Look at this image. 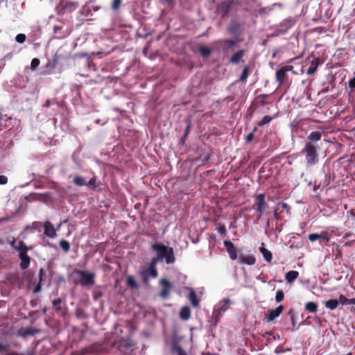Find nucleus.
I'll return each mask as SVG.
<instances>
[{
  "mask_svg": "<svg viewBox=\"0 0 355 355\" xmlns=\"http://www.w3.org/2000/svg\"><path fill=\"white\" fill-rule=\"evenodd\" d=\"M239 2L237 0H225L218 3L216 7V14L221 19H226L236 14Z\"/></svg>",
  "mask_w": 355,
  "mask_h": 355,
  "instance_id": "f257e3e1",
  "label": "nucleus"
},
{
  "mask_svg": "<svg viewBox=\"0 0 355 355\" xmlns=\"http://www.w3.org/2000/svg\"><path fill=\"white\" fill-rule=\"evenodd\" d=\"M152 249L157 254L158 257L162 261L165 259L166 263H173L175 261V258L173 253V250L171 247H168L163 243H155L152 245Z\"/></svg>",
  "mask_w": 355,
  "mask_h": 355,
  "instance_id": "f03ea898",
  "label": "nucleus"
},
{
  "mask_svg": "<svg viewBox=\"0 0 355 355\" xmlns=\"http://www.w3.org/2000/svg\"><path fill=\"white\" fill-rule=\"evenodd\" d=\"M319 146L312 142H306L302 153L305 157V161L308 166H313L318 162V150Z\"/></svg>",
  "mask_w": 355,
  "mask_h": 355,
  "instance_id": "7ed1b4c3",
  "label": "nucleus"
},
{
  "mask_svg": "<svg viewBox=\"0 0 355 355\" xmlns=\"http://www.w3.org/2000/svg\"><path fill=\"white\" fill-rule=\"evenodd\" d=\"M32 249V246L28 247L23 241H20V245L17 248V252H19V258L21 260L19 267L21 270H26L29 267L31 257L28 255V251Z\"/></svg>",
  "mask_w": 355,
  "mask_h": 355,
  "instance_id": "20e7f679",
  "label": "nucleus"
},
{
  "mask_svg": "<svg viewBox=\"0 0 355 355\" xmlns=\"http://www.w3.org/2000/svg\"><path fill=\"white\" fill-rule=\"evenodd\" d=\"M74 273L80 277L79 284L83 287H89L95 284V274L81 270H75Z\"/></svg>",
  "mask_w": 355,
  "mask_h": 355,
  "instance_id": "39448f33",
  "label": "nucleus"
},
{
  "mask_svg": "<svg viewBox=\"0 0 355 355\" xmlns=\"http://www.w3.org/2000/svg\"><path fill=\"white\" fill-rule=\"evenodd\" d=\"M253 209L260 214L259 217L268 209V205L266 201L264 193L256 194L254 196Z\"/></svg>",
  "mask_w": 355,
  "mask_h": 355,
  "instance_id": "423d86ee",
  "label": "nucleus"
},
{
  "mask_svg": "<svg viewBox=\"0 0 355 355\" xmlns=\"http://www.w3.org/2000/svg\"><path fill=\"white\" fill-rule=\"evenodd\" d=\"M231 304V300L228 298L223 299L217 305V308H215L213 311V317L215 319V325L218 323L220 318L223 315L225 311H227Z\"/></svg>",
  "mask_w": 355,
  "mask_h": 355,
  "instance_id": "0eeeda50",
  "label": "nucleus"
},
{
  "mask_svg": "<svg viewBox=\"0 0 355 355\" xmlns=\"http://www.w3.org/2000/svg\"><path fill=\"white\" fill-rule=\"evenodd\" d=\"M294 69L292 65H284L279 70L276 71L275 78L276 81L279 85H283L289 80V77L287 74L288 71H291Z\"/></svg>",
  "mask_w": 355,
  "mask_h": 355,
  "instance_id": "6e6552de",
  "label": "nucleus"
},
{
  "mask_svg": "<svg viewBox=\"0 0 355 355\" xmlns=\"http://www.w3.org/2000/svg\"><path fill=\"white\" fill-rule=\"evenodd\" d=\"M78 6V3L71 0H60L57 8L60 12H72Z\"/></svg>",
  "mask_w": 355,
  "mask_h": 355,
  "instance_id": "1a4fd4ad",
  "label": "nucleus"
},
{
  "mask_svg": "<svg viewBox=\"0 0 355 355\" xmlns=\"http://www.w3.org/2000/svg\"><path fill=\"white\" fill-rule=\"evenodd\" d=\"M308 238L311 242H315V241L319 240L320 244L322 246L327 245L330 240L329 233L327 232H322L320 234H310Z\"/></svg>",
  "mask_w": 355,
  "mask_h": 355,
  "instance_id": "9d476101",
  "label": "nucleus"
},
{
  "mask_svg": "<svg viewBox=\"0 0 355 355\" xmlns=\"http://www.w3.org/2000/svg\"><path fill=\"white\" fill-rule=\"evenodd\" d=\"M159 284L162 286V290L159 293V296L163 299L168 298L172 289L173 285L166 279H160Z\"/></svg>",
  "mask_w": 355,
  "mask_h": 355,
  "instance_id": "9b49d317",
  "label": "nucleus"
},
{
  "mask_svg": "<svg viewBox=\"0 0 355 355\" xmlns=\"http://www.w3.org/2000/svg\"><path fill=\"white\" fill-rule=\"evenodd\" d=\"M284 306L279 305L276 309H269L266 313V319L268 322H273L277 318H278L283 312Z\"/></svg>",
  "mask_w": 355,
  "mask_h": 355,
  "instance_id": "f8f14e48",
  "label": "nucleus"
},
{
  "mask_svg": "<svg viewBox=\"0 0 355 355\" xmlns=\"http://www.w3.org/2000/svg\"><path fill=\"white\" fill-rule=\"evenodd\" d=\"M100 349L101 346L99 345L94 344L83 349L81 352L73 353L72 355H100L98 354Z\"/></svg>",
  "mask_w": 355,
  "mask_h": 355,
  "instance_id": "ddd939ff",
  "label": "nucleus"
},
{
  "mask_svg": "<svg viewBox=\"0 0 355 355\" xmlns=\"http://www.w3.org/2000/svg\"><path fill=\"white\" fill-rule=\"evenodd\" d=\"M306 61L309 62L310 65L307 69L306 73L309 76H312L316 71L319 65V59L314 57L313 55H309Z\"/></svg>",
  "mask_w": 355,
  "mask_h": 355,
  "instance_id": "4468645a",
  "label": "nucleus"
},
{
  "mask_svg": "<svg viewBox=\"0 0 355 355\" xmlns=\"http://www.w3.org/2000/svg\"><path fill=\"white\" fill-rule=\"evenodd\" d=\"M40 332V329H35L31 327H28L26 328L20 329L18 331L17 334H18V336L25 338L28 336H35L36 334H38Z\"/></svg>",
  "mask_w": 355,
  "mask_h": 355,
  "instance_id": "2eb2a0df",
  "label": "nucleus"
},
{
  "mask_svg": "<svg viewBox=\"0 0 355 355\" xmlns=\"http://www.w3.org/2000/svg\"><path fill=\"white\" fill-rule=\"evenodd\" d=\"M224 245L226 248L230 259L236 260L237 259V250L234 243L230 241H225Z\"/></svg>",
  "mask_w": 355,
  "mask_h": 355,
  "instance_id": "dca6fc26",
  "label": "nucleus"
},
{
  "mask_svg": "<svg viewBox=\"0 0 355 355\" xmlns=\"http://www.w3.org/2000/svg\"><path fill=\"white\" fill-rule=\"evenodd\" d=\"M227 31L232 35H238L241 33V25L236 21H232L227 27Z\"/></svg>",
  "mask_w": 355,
  "mask_h": 355,
  "instance_id": "f3484780",
  "label": "nucleus"
},
{
  "mask_svg": "<svg viewBox=\"0 0 355 355\" xmlns=\"http://www.w3.org/2000/svg\"><path fill=\"white\" fill-rule=\"evenodd\" d=\"M44 234L50 237L55 238L56 236V231L53 225L49 221H46L44 225Z\"/></svg>",
  "mask_w": 355,
  "mask_h": 355,
  "instance_id": "a211bd4d",
  "label": "nucleus"
},
{
  "mask_svg": "<svg viewBox=\"0 0 355 355\" xmlns=\"http://www.w3.org/2000/svg\"><path fill=\"white\" fill-rule=\"evenodd\" d=\"M239 259L240 263L247 264L249 266L254 265L256 261V259L253 255L245 256L244 254H240Z\"/></svg>",
  "mask_w": 355,
  "mask_h": 355,
  "instance_id": "6ab92c4d",
  "label": "nucleus"
},
{
  "mask_svg": "<svg viewBox=\"0 0 355 355\" xmlns=\"http://www.w3.org/2000/svg\"><path fill=\"white\" fill-rule=\"evenodd\" d=\"M189 290V293L188 295V299L190 301L191 305L193 307H198L200 304V301L198 299L197 295L195 291L193 288H188Z\"/></svg>",
  "mask_w": 355,
  "mask_h": 355,
  "instance_id": "aec40b11",
  "label": "nucleus"
},
{
  "mask_svg": "<svg viewBox=\"0 0 355 355\" xmlns=\"http://www.w3.org/2000/svg\"><path fill=\"white\" fill-rule=\"evenodd\" d=\"M245 55V51L244 50H239L237 52L232 54V55L230 58V62L232 64H239L243 57Z\"/></svg>",
  "mask_w": 355,
  "mask_h": 355,
  "instance_id": "412c9836",
  "label": "nucleus"
},
{
  "mask_svg": "<svg viewBox=\"0 0 355 355\" xmlns=\"http://www.w3.org/2000/svg\"><path fill=\"white\" fill-rule=\"evenodd\" d=\"M322 136V134L321 132H319V131L311 132L307 137V139L309 140L308 142H312V143L315 144V142H317L321 139Z\"/></svg>",
  "mask_w": 355,
  "mask_h": 355,
  "instance_id": "4be33fe9",
  "label": "nucleus"
},
{
  "mask_svg": "<svg viewBox=\"0 0 355 355\" xmlns=\"http://www.w3.org/2000/svg\"><path fill=\"white\" fill-rule=\"evenodd\" d=\"M259 251L261 252V253L262 254L264 259L267 262L270 263L272 261V253H271V252L270 250H268V249L265 248L264 243L261 244V246L259 248Z\"/></svg>",
  "mask_w": 355,
  "mask_h": 355,
  "instance_id": "5701e85b",
  "label": "nucleus"
},
{
  "mask_svg": "<svg viewBox=\"0 0 355 355\" xmlns=\"http://www.w3.org/2000/svg\"><path fill=\"white\" fill-rule=\"evenodd\" d=\"M318 305L314 302H308L304 305V309L309 313H316L318 311Z\"/></svg>",
  "mask_w": 355,
  "mask_h": 355,
  "instance_id": "b1692460",
  "label": "nucleus"
},
{
  "mask_svg": "<svg viewBox=\"0 0 355 355\" xmlns=\"http://www.w3.org/2000/svg\"><path fill=\"white\" fill-rule=\"evenodd\" d=\"M180 317L182 320H188L191 317V311L189 306H183L180 311Z\"/></svg>",
  "mask_w": 355,
  "mask_h": 355,
  "instance_id": "393cba45",
  "label": "nucleus"
},
{
  "mask_svg": "<svg viewBox=\"0 0 355 355\" xmlns=\"http://www.w3.org/2000/svg\"><path fill=\"white\" fill-rule=\"evenodd\" d=\"M299 276V272L296 270H290L288 271L285 276V279L287 283H292L294 282Z\"/></svg>",
  "mask_w": 355,
  "mask_h": 355,
  "instance_id": "a878e982",
  "label": "nucleus"
},
{
  "mask_svg": "<svg viewBox=\"0 0 355 355\" xmlns=\"http://www.w3.org/2000/svg\"><path fill=\"white\" fill-rule=\"evenodd\" d=\"M222 43H223V46H222L223 50L227 51L229 49H232L234 46H236L237 41L226 39V40H223Z\"/></svg>",
  "mask_w": 355,
  "mask_h": 355,
  "instance_id": "bb28decb",
  "label": "nucleus"
},
{
  "mask_svg": "<svg viewBox=\"0 0 355 355\" xmlns=\"http://www.w3.org/2000/svg\"><path fill=\"white\" fill-rule=\"evenodd\" d=\"M324 305L327 309L332 311L336 309L338 306L339 302L336 299H331L326 301Z\"/></svg>",
  "mask_w": 355,
  "mask_h": 355,
  "instance_id": "cd10ccee",
  "label": "nucleus"
},
{
  "mask_svg": "<svg viewBox=\"0 0 355 355\" xmlns=\"http://www.w3.org/2000/svg\"><path fill=\"white\" fill-rule=\"evenodd\" d=\"M339 303L344 304H355V298L348 299L343 295H340L338 298Z\"/></svg>",
  "mask_w": 355,
  "mask_h": 355,
  "instance_id": "c85d7f7f",
  "label": "nucleus"
},
{
  "mask_svg": "<svg viewBox=\"0 0 355 355\" xmlns=\"http://www.w3.org/2000/svg\"><path fill=\"white\" fill-rule=\"evenodd\" d=\"M143 273H145L148 277L155 278L158 276V272L156 268H152L148 267V268L143 270L141 271Z\"/></svg>",
  "mask_w": 355,
  "mask_h": 355,
  "instance_id": "c756f323",
  "label": "nucleus"
},
{
  "mask_svg": "<svg viewBox=\"0 0 355 355\" xmlns=\"http://www.w3.org/2000/svg\"><path fill=\"white\" fill-rule=\"evenodd\" d=\"M198 51L200 55L204 58H207L211 54V49L207 46H199Z\"/></svg>",
  "mask_w": 355,
  "mask_h": 355,
  "instance_id": "7c9ffc66",
  "label": "nucleus"
},
{
  "mask_svg": "<svg viewBox=\"0 0 355 355\" xmlns=\"http://www.w3.org/2000/svg\"><path fill=\"white\" fill-rule=\"evenodd\" d=\"M44 268H42L40 269V271H39L40 279H39L38 284L36 285V286L34 288L33 292L35 293L40 292L42 289V276L44 275Z\"/></svg>",
  "mask_w": 355,
  "mask_h": 355,
  "instance_id": "2f4dec72",
  "label": "nucleus"
},
{
  "mask_svg": "<svg viewBox=\"0 0 355 355\" xmlns=\"http://www.w3.org/2000/svg\"><path fill=\"white\" fill-rule=\"evenodd\" d=\"M126 282H127V285L128 287H130L131 288L138 289L139 286H138L137 283L136 282V281L135 280L133 277L128 276L127 277Z\"/></svg>",
  "mask_w": 355,
  "mask_h": 355,
  "instance_id": "473e14b6",
  "label": "nucleus"
},
{
  "mask_svg": "<svg viewBox=\"0 0 355 355\" xmlns=\"http://www.w3.org/2000/svg\"><path fill=\"white\" fill-rule=\"evenodd\" d=\"M249 74H250V67L246 65L244 67V68L243 69L242 73L240 76V80L241 82H245L246 80L248 79Z\"/></svg>",
  "mask_w": 355,
  "mask_h": 355,
  "instance_id": "72a5a7b5",
  "label": "nucleus"
},
{
  "mask_svg": "<svg viewBox=\"0 0 355 355\" xmlns=\"http://www.w3.org/2000/svg\"><path fill=\"white\" fill-rule=\"evenodd\" d=\"M123 3V0H112L111 3V9L113 11H118Z\"/></svg>",
  "mask_w": 355,
  "mask_h": 355,
  "instance_id": "f704fd0d",
  "label": "nucleus"
},
{
  "mask_svg": "<svg viewBox=\"0 0 355 355\" xmlns=\"http://www.w3.org/2000/svg\"><path fill=\"white\" fill-rule=\"evenodd\" d=\"M273 119L272 116H265L260 121L257 123V125L259 127H262L266 124L270 123Z\"/></svg>",
  "mask_w": 355,
  "mask_h": 355,
  "instance_id": "c9c22d12",
  "label": "nucleus"
},
{
  "mask_svg": "<svg viewBox=\"0 0 355 355\" xmlns=\"http://www.w3.org/2000/svg\"><path fill=\"white\" fill-rule=\"evenodd\" d=\"M53 308L56 312H60L62 311V300L60 298H57L52 302Z\"/></svg>",
  "mask_w": 355,
  "mask_h": 355,
  "instance_id": "e433bc0d",
  "label": "nucleus"
},
{
  "mask_svg": "<svg viewBox=\"0 0 355 355\" xmlns=\"http://www.w3.org/2000/svg\"><path fill=\"white\" fill-rule=\"evenodd\" d=\"M59 245H60V247L62 249V250L65 253H67L69 251L70 244L67 241L62 239L60 241Z\"/></svg>",
  "mask_w": 355,
  "mask_h": 355,
  "instance_id": "4c0bfd02",
  "label": "nucleus"
},
{
  "mask_svg": "<svg viewBox=\"0 0 355 355\" xmlns=\"http://www.w3.org/2000/svg\"><path fill=\"white\" fill-rule=\"evenodd\" d=\"M73 183L77 186L81 187L86 184V181L81 176H76L73 178Z\"/></svg>",
  "mask_w": 355,
  "mask_h": 355,
  "instance_id": "58836bf2",
  "label": "nucleus"
},
{
  "mask_svg": "<svg viewBox=\"0 0 355 355\" xmlns=\"http://www.w3.org/2000/svg\"><path fill=\"white\" fill-rule=\"evenodd\" d=\"M6 355H33V353L28 350L23 353H20L16 351H8L6 352Z\"/></svg>",
  "mask_w": 355,
  "mask_h": 355,
  "instance_id": "ea45409f",
  "label": "nucleus"
},
{
  "mask_svg": "<svg viewBox=\"0 0 355 355\" xmlns=\"http://www.w3.org/2000/svg\"><path fill=\"white\" fill-rule=\"evenodd\" d=\"M257 128L254 127L253 128L252 131L246 136L245 141L247 143H250L253 140V139L254 137V133L257 132Z\"/></svg>",
  "mask_w": 355,
  "mask_h": 355,
  "instance_id": "a19ab883",
  "label": "nucleus"
},
{
  "mask_svg": "<svg viewBox=\"0 0 355 355\" xmlns=\"http://www.w3.org/2000/svg\"><path fill=\"white\" fill-rule=\"evenodd\" d=\"M284 298V293L282 290H279L276 293L275 295V301L279 303L283 301Z\"/></svg>",
  "mask_w": 355,
  "mask_h": 355,
  "instance_id": "79ce46f5",
  "label": "nucleus"
},
{
  "mask_svg": "<svg viewBox=\"0 0 355 355\" xmlns=\"http://www.w3.org/2000/svg\"><path fill=\"white\" fill-rule=\"evenodd\" d=\"M40 61L38 58H33L32 60H31V70L33 71H35L37 67L38 66L40 65Z\"/></svg>",
  "mask_w": 355,
  "mask_h": 355,
  "instance_id": "37998d69",
  "label": "nucleus"
},
{
  "mask_svg": "<svg viewBox=\"0 0 355 355\" xmlns=\"http://www.w3.org/2000/svg\"><path fill=\"white\" fill-rule=\"evenodd\" d=\"M279 206L282 212L285 211L287 214H290L291 207L287 203L282 202L279 205Z\"/></svg>",
  "mask_w": 355,
  "mask_h": 355,
  "instance_id": "c03bdc74",
  "label": "nucleus"
},
{
  "mask_svg": "<svg viewBox=\"0 0 355 355\" xmlns=\"http://www.w3.org/2000/svg\"><path fill=\"white\" fill-rule=\"evenodd\" d=\"M85 185L90 188L95 189L96 187V178L93 177L92 178H91L88 182H86Z\"/></svg>",
  "mask_w": 355,
  "mask_h": 355,
  "instance_id": "a18cd8bd",
  "label": "nucleus"
},
{
  "mask_svg": "<svg viewBox=\"0 0 355 355\" xmlns=\"http://www.w3.org/2000/svg\"><path fill=\"white\" fill-rule=\"evenodd\" d=\"M26 37L24 34L19 33L17 35L15 40L18 43L22 44L26 41Z\"/></svg>",
  "mask_w": 355,
  "mask_h": 355,
  "instance_id": "49530a36",
  "label": "nucleus"
},
{
  "mask_svg": "<svg viewBox=\"0 0 355 355\" xmlns=\"http://www.w3.org/2000/svg\"><path fill=\"white\" fill-rule=\"evenodd\" d=\"M173 349L178 353V355H187L186 352L179 345H174Z\"/></svg>",
  "mask_w": 355,
  "mask_h": 355,
  "instance_id": "de8ad7c7",
  "label": "nucleus"
},
{
  "mask_svg": "<svg viewBox=\"0 0 355 355\" xmlns=\"http://www.w3.org/2000/svg\"><path fill=\"white\" fill-rule=\"evenodd\" d=\"M218 232L222 235V236H226L227 235V230L225 225L224 224H221L219 225L218 228Z\"/></svg>",
  "mask_w": 355,
  "mask_h": 355,
  "instance_id": "09e8293b",
  "label": "nucleus"
},
{
  "mask_svg": "<svg viewBox=\"0 0 355 355\" xmlns=\"http://www.w3.org/2000/svg\"><path fill=\"white\" fill-rule=\"evenodd\" d=\"M290 319L292 323V328L291 329V330L292 331H295L298 329V327H296L297 316H292V318H291Z\"/></svg>",
  "mask_w": 355,
  "mask_h": 355,
  "instance_id": "8fccbe9b",
  "label": "nucleus"
},
{
  "mask_svg": "<svg viewBox=\"0 0 355 355\" xmlns=\"http://www.w3.org/2000/svg\"><path fill=\"white\" fill-rule=\"evenodd\" d=\"M159 261H162L161 259H159L158 257H155L154 258H153L150 261V265H149V267L150 268H156V265L157 263V262Z\"/></svg>",
  "mask_w": 355,
  "mask_h": 355,
  "instance_id": "3c124183",
  "label": "nucleus"
},
{
  "mask_svg": "<svg viewBox=\"0 0 355 355\" xmlns=\"http://www.w3.org/2000/svg\"><path fill=\"white\" fill-rule=\"evenodd\" d=\"M140 275L142 278V280L144 282V284H147L148 283V280H149V277L147 275H146L145 273H143L141 272H140Z\"/></svg>",
  "mask_w": 355,
  "mask_h": 355,
  "instance_id": "603ef678",
  "label": "nucleus"
},
{
  "mask_svg": "<svg viewBox=\"0 0 355 355\" xmlns=\"http://www.w3.org/2000/svg\"><path fill=\"white\" fill-rule=\"evenodd\" d=\"M20 245V241L17 243L15 239H13V241L10 243L11 247L17 251V248Z\"/></svg>",
  "mask_w": 355,
  "mask_h": 355,
  "instance_id": "864d4df0",
  "label": "nucleus"
},
{
  "mask_svg": "<svg viewBox=\"0 0 355 355\" xmlns=\"http://www.w3.org/2000/svg\"><path fill=\"white\" fill-rule=\"evenodd\" d=\"M8 182V178L6 175H0V184H6Z\"/></svg>",
  "mask_w": 355,
  "mask_h": 355,
  "instance_id": "5fc2aeb1",
  "label": "nucleus"
},
{
  "mask_svg": "<svg viewBox=\"0 0 355 355\" xmlns=\"http://www.w3.org/2000/svg\"><path fill=\"white\" fill-rule=\"evenodd\" d=\"M8 347V345L7 344H3L0 343V353L6 352Z\"/></svg>",
  "mask_w": 355,
  "mask_h": 355,
  "instance_id": "6e6d98bb",
  "label": "nucleus"
},
{
  "mask_svg": "<svg viewBox=\"0 0 355 355\" xmlns=\"http://www.w3.org/2000/svg\"><path fill=\"white\" fill-rule=\"evenodd\" d=\"M349 87L351 89L355 88V77L349 80Z\"/></svg>",
  "mask_w": 355,
  "mask_h": 355,
  "instance_id": "4d7b16f0",
  "label": "nucleus"
},
{
  "mask_svg": "<svg viewBox=\"0 0 355 355\" xmlns=\"http://www.w3.org/2000/svg\"><path fill=\"white\" fill-rule=\"evenodd\" d=\"M101 296H102V293L100 291H96L93 294V297H94V300H97Z\"/></svg>",
  "mask_w": 355,
  "mask_h": 355,
  "instance_id": "13d9d810",
  "label": "nucleus"
},
{
  "mask_svg": "<svg viewBox=\"0 0 355 355\" xmlns=\"http://www.w3.org/2000/svg\"><path fill=\"white\" fill-rule=\"evenodd\" d=\"M187 137H188L187 135H184L181 137V139H180V144L181 145H184V143H185V141H186V139H187Z\"/></svg>",
  "mask_w": 355,
  "mask_h": 355,
  "instance_id": "bf43d9fd",
  "label": "nucleus"
},
{
  "mask_svg": "<svg viewBox=\"0 0 355 355\" xmlns=\"http://www.w3.org/2000/svg\"><path fill=\"white\" fill-rule=\"evenodd\" d=\"M287 315H288V316H289V317H290V318H292V316H297V315H295V314L294 313V310H293V309H291L288 311V313H287Z\"/></svg>",
  "mask_w": 355,
  "mask_h": 355,
  "instance_id": "052dcab7",
  "label": "nucleus"
},
{
  "mask_svg": "<svg viewBox=\"0 0 355 355\" xmlns=\"http://www.w3.org/2000/svg\"><path fill=\"white\" fill-rule=\"evenodd\" d=\"M190 128H191V124H190V122H189L184 135L188 136L189 131H190Z\"/></svg>",
  "mask_w": 355,
  "mask_h": 355,
  "instance_id": "680f3d73",
  "label": "nucleus"
},
{
  "mask_svg": "<svg viewBox=\"0 0 355 355\" xmlns=\"http://www.w3.org/2000/svg\"><path fill=\"white\" fill-rule=\"evenodd\" d=\"M62 29V27L61 26H55L53 27V33H57L58 31L61 30Z\"/></svg>",
  "mask_w": 355,
  "mask_h": 355,
  "instance_id": "e2e57ef3",
  "label": "nucleus"
},
{
  "mask_svg": "<svg viewBox=\"0 0 355 355\" xmlns=\"http://www.w3.org/2000/svg\"><path fill=\"white\" fill-rule=\"evenodd\" d=\"M352 235V233H351V232H347V233L344 235V239H348V238H349V237H350Z\"/></svg>",
  "mask_w": 355,
  "mask_h": 355,
  "instance_id": "0e129e2a",
  "label": "nucleus"
},
{
  "mask_svg": "<svg viewBox=\"0 0 355 355\" xmlns=\"http://www.w3.org/2000/svg\"><path fill=\"white\" fill-rule=\"evenodd\" d=\"M166 2L171 3L173 2V0H164Z\"/></svg>",
  "mask_w": 355,
  "mask_h": 355,
  "instance_id": "69168bd1",
  "label": "nucleus"
},
{
  "mask_svg": "<svg viewBox=\"0 0 355 355\" xmlns=\"http://www.w3.org/2000/svg\"><path fill=\"white\" fill-rule=\"evenodd\" d=\"M35 304H36V302H35L34 301H31V305L33 306H34Z\"/></svg>",
  "mask_w": 355,
  "mask_h": 355,
  "instance_id": "338daca9",
  "label": "nucleus"
},
{
  "mask_svg": "<svg viewBox=\"0 0 355 355\" xmlns=\"http://www.w3.org/2000/svg\"><path fill=\"white\" fill-rule=\"evenodd\" d=\"M45 106L46 107H49V101H46V103L45 104Z\"/></svg>",
  "mask_w": 355,
  "mask_h": 355,
  "instance_id": "774afa93",
  "label": "nucleus"
}]
</instances>
